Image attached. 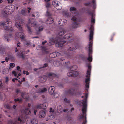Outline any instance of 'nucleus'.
I'll list each match as a JSON object with an SVG mask.
<instances>
[{
  "label": "nucleus",
  "mask_w": 124,
  "mask_h": 124,
  "mask_svg": "<svg viewBox=\"0 0 124 124\" xmlns=\"http://www.w3.org/2000/svg\"><path fill=\"white\" fill-rule=\"evenodd\" d=\"M64 100L66 102H69V101H68L67 99L66 98H65L64 99Z\"/></svg>",
  "instance_id": "59"
},
{
  "label": "nucleus",
  "mask_w": 124,
  "mask_h": 124,
  "mask_svg": "<svg viewBox=\"0 0 124 124\" xmlns=\"http://www.w3.org/2000/svg\"><path fill=\"white\" fill-rule=\"evenodd\" d=\"M16 35L17 37H20L22 39H24L25 36L24 34L21 32H18L16 33Z\"/></svg>",
  "instance_id": "11"
},
{
  "label": "nucleus",
  "mask_w": 124,
  "mask_h": 124,
  "mask_svg": "<svg viewBox=\"0 0 124 124\" xmlns=\"http://www.w3.org/2000/svg\"><path fill=\"white\" fill-rule=\"evenodd\" d=\"M80 24L77 22H75L72 23L71 25V28L72 29H75L80 26Z\"/></svg>",
  "instance_id": "8"
},
{
  "label": "nucleus",
  "mask_w": 124,
  "mask_h": 124,
  "mask_svg": "<svg viewBox=\"0 0 124 124\" xmlns=\"http://www.w3.org/2000/svg\"><path fill=\"white\" fill-rule=\"evenodd\" d=\"M26 26L28 31V32L30 33H31L32 32V30L31 28V27H30L28 24L26 25Z\"/></svg>",
  "instance_id": "36"
},
{
  "label": "nucleus",
  "mask_w": 124,
  "mask_h": 124,
  "mask_svg": "<svg viewBox=\"0 0 124 124\" xmlns=\"http://www.w3.org/2000/svg\"><path fill=\"white\" fill-rule=\"evenodd\" d=\"M42 106V108L43 109L45 108L48 105V104L46 102H45L43 104H41Z\"/></svg>",
  "instance_id": "26"
},
{
  "label": "nucleus",
  "mask_w": 124,
  "mask_h": 124,
  "mask_svg": "<svg viewBox=\"0 0 124 124\" xmlns=\"http://www.w3.org/2000/svg\"><path fill=\"white\" fill-rule=\"evenodd\" d=\"M30 112V111L29 109L28 108H26L25 110V113L26 115L29 114Z\"/></svg>",
  "instance_id": "34"
},
{
  "label": "nucleus",
  "mask_w": 124,
  "mask_h": 124,
  "mask_svg": "<svg viewBox=\"0 0 124 124\" xmlns=\"http://www.w3.org/2000/svg\"><path fill=\"white\" fill-rule=\"evenodd\" d=\"M73 72H69L67 73V76L69 77H74L73 76V73H72Z\"/></svg>",
  "instance_id": "38"
},
{
  "label": "nucleus",
  "mask_w": 124,
  "mask_h": 124,
  "mask_svg": "<svg viewBox=\"0 0 124 124\" xmlns=\"http://www.w3.org/2000/svg\"><path fill=\"white\" fill-rule=\"evenodd\" d=\"M20 68V67L19 66H17V70H18L19 71L21 72V70L19 69Z\"/></svg>",
  "instance_id": "54"
},
{
  "label": "nucleus",
  "mask_w": 124,
  "mask_h": 124,
  "mask_svg": "<svg viewBox=\"0 0 124 124\" xmlns=\"http://www.w3.org/2000/svg\"><path fill=\"white\" fill-rule=\"evenodd\" d=\"M35 17H36L37 18L39 16V13L38 12H37L36 13H35Z\"/></svg>",
  "instance_id": "52"
},
{
  "label": "nucleus",
  "mask_w": 124,
  "mask_h": 124,
  "mask_svg": "<svg viewBox=\"0 0 124 124\" xmlns=\"http://www.w3.org/2000/svg\"><path fill=\"white\" fill-rule=\"evenodd\" d=\"M5 107L7 109H9L10 108V107L8 105H5Z\"/></svg>",
  "instance_id": "50"
},
{
  "label": "nucleus",
  "mask_w": 124,
  "mask_h": 124,
  "mask_svg": "<svg viewBox=\"0 0 124 124\" xmlns=\"http://www.w3.org/2000/svg\"><path fill=\"white\" fill-rule=\"evenodd\" d=\"M67 20L65 19H62L59 21L58 23L60 25H63L67 23Z\"/></svg>",
  "instance_id": "12"
},
{
  "label": "nucleus",
  "mask_w": 124,
  "mask_h": 124,
  "mask_svg": "<svg viewBox=\"0 0 124 124\" xmlns=\"http://www.w3.org/2000/svg\"><path fill=\"white\" fill-rule=\"evenodd\" d=\"M54 54L55 55H56V57L59 56L60 54V53L58 52H55V53Z\"/></svg>",
  "instance_id": "47"
},
{
  "label": "nucleus",
  "mask_w": 124,
  "mask_h": 124,
  "mask_svg": "<svg viewBox=\"0 0 124 124\" xmlns=\"http://www.w3.org/2000/svg\"><path fill=\"white\" fill-rule=\"evenodd\" d=\"M89 14L90 15L92 16V18L91 19V23H94L95 22V20L93 18V14L91 12H88Z\"/></svg>",
  "instance_id": "24"
},
{
  "label": "nucleus",
  "mask_w": 124,
  "mask_h": 124,
  "mask_svg": "<svg viewBox=\"0 0 124 124\" xmlns=\"http://www.w3.org/2000/svg\"><path fill=\"white\" fill-rule=\"evenodd\" d=\"M59 39L58 38H51L50 39L49 41L48 44V45L50 46L53 45L55 43L56 44L59 41Z\"/></svg>",
  "instance_id": "5"
},
{
  "label": "nucleus",
  "mask_w": 124,
  "mask_h": 124,
  "mask_svg": "<svg viewBox=\"0 0 124 124\" xmlns=\"http://www.w3.org/2000/svg\"><path fill=\"white\" fill-rule=\"evenodd\" d=\"M11 22L10 21H7L5 22H2L0 23V26H4V29L6 30H9V27L8 26V25H7V26H5V25H7V24H8L10 23L11 24Z\"/></svg>",
  "instance_id": "6"
},
{
  "label": "nucleus",
  "mask_w": 124,
  "mask_h": 124,
  "mask_svg": "<svg viewBox=\"0 0 124 124\" xmlns=\"http://www.w3.org/2000/svg\"><path fill=\"white\" fill-rule=\"evenodd\" d=\"M90 30V33L89 39L90 40H91L93 39V31L94 30V28L92 25L91 26Z\"/></svg>",
  "instance_id": "9"
},
{
  "label": "nucleus",
  "mask_w": 124,
  "mask_h": 124,
  "mask_svg": "<svg viewBox=\"0 0 124 124\" xmlns=\"http://www.w3.org/2000/svg\"><path fill=\"white\" fill-rule=\"evenodd\" d=\"M2 84V80L1 79H0V86H1Z\"/></svg>",
  "instance_id": "61"
},
{
  "label": "nucleus",
  "mask_w": 124,
  "mask_h": 124,
  "mask_svg": "<svg viewBox=\"0 0 124 124\" xmlns=\"http://www.w3.org/2000/svg\"><path fill=\"white\" fill-rule=\"evenodd\" d=\"M45 5L46 8L47 9L50 8L51 7V4L49 3H47L45 4Z\"/></svg>",
  "instance_id": "33"
},
{
  "label": "nucleus",
  "mask_w": 124,
  "mask_h": 124,
  "mask_svg": "<svg viewBox=\"0 0 124 124\" xmlns=\"http://www.w3.org/2000/svg\"><path fill=\"white\" fill-rule=\"evenodd\" d=\"M12 73L15 76H17V73L15 71H13L12 72Z\"/></svg>",
  "instance_id": "51"
},
{
  "label": "nucleus",
  "mask_w": 124,
  "mask_h": 124,
  "mask_svg": "<svg viewBox=\"0 0 124 124\" xmlns=\"http://www.w3.org/2000/svg\"><path fill=\"white\" fill-rule=\"evenodd\" d=\"M66 33V31L64 29H62L59 30L58 32V35L60 36L63 35Z\"/></svg>",
  "instance_id": "15"
},
{
  "label": "nucleus",
  "mask_w": 124,
  "mask_h": 124,
  "mask_svg": "<svg viewBox=\"0 0 124 124\" xmlns=\"http://www.w3.org/2000/svg\"><path fill=\"white\" fill-rule=\"evenodd\" d=\"M55 90V88L54 86H51L49 87L48 89V91L50 94H53Z\"/></svg>",
  "instance_id": "16"
},
{
  "label": "nucleus",
  "mask_w": 124,
  "mask_h": 124,
  "mask_svg": "<svg viewBox=\"0 0 124 124\" xmlns=\"http://www.w3.org/2000/svg\"><path fill=\"white\" fill-rule=\"evenodd\" d=\"M72 13L66 12L65 13V16L68 17H71L72 16L71 14Z\"/></svg>",
  "instance_id": "29"
},
{
  "label": "nucleus",
  "mask_w": 124,
  "mask_h": 124,
  "mask_svg": "<svg viewBox=\"0 0 124 124\" xmlns=\"http://www.w3.org/2000/svg\"><path fill=\"white\" fill-rule=\"evenodd\" d=\"M60 39H59V41L55 44V46L57 47H60L64 45V43L65 42L62 43V42H60Z\"/></svg>",
  "instance_id": "17"
},
{
  "label": "nucleus",
  "mask_w": 124,
  "mask_h": 124,
  "mask_svg": "<svg viewBox=\"0 0 124 124\" xmlns=\"http://www.w3.org/2000/svg\"><path fill=\"white\" fill-rule=\"evenodd\" d=\"M21 91L19 89H17L16 90V93H18L20 92Z\"/></svg>",
  "instance_id": "53"
},
{
  "label": "nucleus",
  "mask_w": 124,
  "mask_h": 124,
  "mask_svg": "<svg viewBox=\"0 0 124 124\" xmlns=\"http://www.w3.org/2000/svg\"><path fill=\"white\" fill-rule=\"evenodd\" d=\"M53 19L52 18H49L46 21V23L47 24H51L53 22Z\"/></svg>",
  "instance_id": "23"
},
{
  "label": "nucleus",
  "mask_w": 124,
  "mask_h": 124,
  "mask_svg": "<svg viewBox=\"0 0 124 124\" xmlns=\"http://www.w3.org/2000/svg\"><path fill=\"white\" fill-rule=\"evenodd\" d=\"M5 79H6L5 82H7L8 81V80H9L8 78V77H6V78Z\"/></svg>",
  "instance_id": "58"
},
{
  "label": "nucleus",
  "mask_w": 124,
  "mask_h": 124,
  "mask_svg": "<svg viewBox=\"0 0 124 124\" xmlns=\"http://www.w3.org/2000/svg\"><path fill=\"white\" fill-rule=\"evenodd\" d=\"M45 115V112L43 111H40L39 114V117L41 118H44Z\"/></svg>",
  "instance_id": "19"
},
{
  "label": "nucleus",
  "mask_w": 124,
  "mask_h": 124,
  "mask_svg": "<svg viewBox=\"0 0 124 124\" xmlns=\"http://www.w3.org/2000/svg\"><path fill=\"white\" fill-rule=\"evenodd\" d=\"M76 8L73 7H71L69 9V10L70 12L73 11H76Z\"/></svg>",
  "instance_id": "30"
},
{
  "label": "nucleus",
  "mask_w": 124,
  "mask_h": 124,
  "mask_svg": "<svg viewBox=\"0 0 124 124\" xmlns=\"http://www.w3.org/2000/svg\"><path fill=\"white\" fill-rule=\"evenodd\" d=\"M16 27L20 30V31H22L23 29L22 28L21 23L20 22H17L15 24Z\"/></svg>",
  "instance_id": "13"
},
{
  "label": "nucleus",
  "mask_w": 124,
  "mask_h": 124,
  "mask_svg": "<svg viewBox=\"0 0 124 124\" xmlns=\"http://www.w3.org/2000/svg\"><path fill=\"white\" fill-rule=\"evenodd\" d=\"M13 1V0H7V2L8 3H12Z\"/></svg>",
  "instance_id": "45"
},
{
  "label": "nucleus",
  "mask_w": 124,
  "mask_h": 124,
  "mask_svg": "<svg viewBox=\"0 0 124 124\" xmlns=\"http://www.w3.org/2000/svg\"><path fill=\"white\" fill-rule=\"evenodd\" d=\"M57 110L59 113H61L62 112L63 108L60 105L57 106Z\"/></svg>",
  "instance_id": "21"
},
{
  "label": "nucleus",
  "mask_w": 124,
  "mask_h": 124,
  "mask_svg": "<svg viewBox=\"0 0 124 124\" xmlns=\"http://www.w3.org/2000/svg\"><path fill=\"white\" fill-rule=\"evenodd\" d=\"M26 45L27 46H28L31 45L30 42L29 41L27 42Z\"/></svg>",
  "instance_id": "56"
},
{
  "label": "nucleus",
  "mask_w": 124,
  "mask_h": 124,
  "mask_svg": "<svg viewBox=\"0 0 124 124\" xmlns=\"http://www.w3.org/2000/svg\"><path fill=\"white\" fill-rule=\"evenodd\" d=\"M9 7L6 6L5 8H4L3 12V14L5 16H6V15L9 14Z\"/></svg>",
  "instance_id": "10"
},
{
  "label": "nucleus",
  "mask_w": 124,
  "mask_h": 124,
  "mask_svg": "<svg viewBox=\"0 0 124 124\" xmlns=\"http://www.w3.org/2000/svg\"><path fill=\"white\" fill-rule=\"evenodd\" d=\"M47 89L46 88L42 89L39 88L36 90V92L37 93H43L47 91Z\"/></svg>",
  "instance_id": "18"
},
{
  "label": "nucleus",
  "mask_w": 124,
  "mask_h": 124,
  "mask_svg": "<svg viewBox=\"0 0 124 124\" xmlns=\"http://www.w3.org/2000/svg\"><path fill=\"white\" fill-rule=\"evenodd\" d=\"M61 64V63L59 62L58 61H56L54 63V64L55 66H58Z\"/></svg>",
  "instance_id": "28"
},
{
  "label": "nucleus",
  "mask_w": 124,
  "mask_h": 124,
  "mask_svg": "<svg viewBox=\"0 0 124 124\" xmlns=\"http://www.w3.org/2000/svg\"><path fill=\"white\" fill-rule=\"evenodd\" d=\"M88 70H90V69L91 68V66L89 65L88 66Z\"/></svg>",
  "instance_id": "62"
},
{
  "label": "nucleus",
  "mask_w": 124,
  "mask_h": 124,
  "mask_svg": "<svg viewBox=\"0 0 124 124\" xmlns=\"http://www.w3.org/2000/svg\"><path fill=\"white\" fill-rule=\"evenodd\" d=\"M90 43L89 44V46L88 48L89 49V57L88 58V60L90 61L91 62L92 61V58L91 56V55L92 53V43L91 41L90 42Z\"/></svg>",
  "instance_id": "2"
},
{
  "label": "nucleus",
  "mask_w": 124,
  "mask_h": 124,
  "mask_svg": "<svg viewBox=\"0 0 124 124\" xmlns=\"http://www.w3.org/2000/svg\"><path fill=\"white\" fill-rule=\"evenodd\" d=\"M54 75V74L52 73H50L49 74L48 76L49 77L53 76Z\"/></svg>",
  "instance_id": "55"
},
{
  "label": "nucleus",
  "mask_w": 124,
  "mask_h": 124,
  "mask_svg": "<svg viewBox=\"0 0 124 124\" xmlns=\"http://www.w3.org/2000/svg\"><path fill=\"white\" fill-rule=\"evenodd\" d=\"M37 108H42L41 104L38 105L37 106Z\"/></svg>",
  "instance_id": "48"
},
{
  "label": "nucleus",
  "mask_w": 124,
  "mask_h": 124,
  "mask_svg": "<svg viewBox=\"0 0 124 124\" xmlns=\"http://www.w3.org/2000/svg\"><path fill=\"white\" fill-rule=\"evenodd\" d=\"M47 66V65L46 63H45L44 64V66L42 67V68L44 67H46Z\"/></svg>",
  "instance_id": "64"
},
{
  "label": "nucleus",
  "mask_w": 124,
  "mask_h": 124,
  "mask_svg": "<svg viewBox=\"0 0 124 124\" xmlns=\"http://www.w3.org/2000/svg\"><path fill=\"white\" fill-rule=\"evenodd\" d=\"M59 95V94L57 93H55L54 95V98H56L58 97Z\"/></svg>",
  "instance_id": "39"
},
{
  "label": "nucleus",
  "mask_w": 124,
  "mask_h": 124,
  "mask_svg": "<svg viewBox=\"0 0 124 124\" xmlns=\"http://www.w3.org/2000/svg\"><path fill=\"white\" fill-rule=\"evenodd\" d=\"M24 96H25V98H23L24 99H26V100H28L29 98V96L27 93H26V95H24Z\"/></svg>",
  "instance_id": "43"
},
{
  "label": "nucleus",
  "mask_w": 124,
  "mask_h": 124,
  "mask_svg": "<svg viewBox=\"0 0 124 124\" xmlns=\"http://www.w3.org/2000/svg\"><path fill=\"white\" fill-rule=\"evenodd\" d=\"M31 122L33 124H37L38 123V121L36 119H34L32 120Z\"/></svg>",
  "instance_id": "32"
},
{
  "label": "nucleus",
  "mask_w": 124,
  "mask_h": 124,
  "mask_svg": "<svg viewBox=\"0 0 124 124\" xmlns=\"http://www.w3.org/2000/svg\"><path fill=\"white\" fill-rule=\"evenodd\" d=\"M43 26H41L38 28V31L39 32H40L42 31L43 29Z\"/></svg>",
  "instance_id": "40"
},
{
  "label": "nucleus",
  "mask_w": 124,
  "mask_h": 124,
  "mask_svg": "<svg viewBox=\"0 0 124 124\" xmlns=\"http://www.w3.org/2000/svg\"><path fill=\"white\" fill-rule=\"evenodd\" d=\"M72 34L71 33H69L65 35L63 38L65 39H68L69 38L71 37L72 36Z\"/></svg>",
  "instance_id": "20"
},
{
  "label": "nucleus",
  "mask_w": 124,
  "mask_h": 124,
  "mask_svg": "<svg viewBox=\"0 0 124 124\" xmlns=\"http://www.w3.org/2000/svg\"><path fill=\"white\" fill-rule=\"evenodd\" d=\"M54 118V117L53 115H51L50 116H49L47 118H46V121H47L49 120L53 119Z\"/></svg>",
  "instance_id": "27"
},
{
  "label": "nucleus",
  "mask_w": 124,
  "mask_h": 124,
  "mask_svg": "<svg viewBox=\"0 0 124 124\" xmlns=\"http://www.w3.org/2000/svg\"><path fill=\"white\" fill-rule=\"evenodd\" d=\"M88 96V93H86L85 94L86 98H85L84 100H83L81 102L82 104L83 107L82 110L83 113H84L86 111L87 108V98Z\"/></svg>",
  "instance_id": "1"
},
{
  "label": "nucleus",
  "mask_w": 124,
  "mask_h": 124,
  "mask_svg": "<svg viewBox=\"0 0 124 124\" xmlns=\"http://www.w3.org/2000/svg\"><path fill=\"white\" fill-rule=\"evenodd\" d=\"M54 53H55V52L53 53L50 54V55L52 56L53 58H54L56 57V55H55V54H54Z\"/></svg>",
  "instance_id": "44"
},
{
  "label": "nucleus",
  "mask_w": 124,
  "mask_h": 124,
  "mask_svg": "<svg viewBox=\"0 0 124 124\" xmlns=\"http://www.w3.org/2000/svg\"><path fill=\"white\" fill-rule=\"evenodd\" d=\"M73 73V76H78L79 74V73L77 71H73L72 72Z\"/></svg>",
  "instance_id": "37"
},
{
  "label": "nucleus",
  "mask_w": 124,
  "mask_h": 124,
  "mask_svg": "<svg viewBox=\"0 0 124 124\" xmlns=\"http://www.w3.org/2000/svg\"><path fill=\"white\" fill-rule=\"evenodd\" d=\"M86 109H87V108H86V111L85 112V113H83L82 111V113H83V114H81V115H79V118L80 119H83L84 117V116H85V119L86 121H85L83 122L82 123V124H85L86 123Z\"/></svg>",
  "instance_id": "7"
},
{
  "label": "nucleus",
  "mask_w": 124,
  "mask_h": 124,
  "mask_svg": "<svg viewBox=\"0 0 124 124\" xmlns=\"http://www.w3.org/2000/svg\"><path fill=\"white\" fill-rule=\"evenodd\" d=\"M77 18L75 16H73L71 18V20L73 21H76V20Z\"/></svg>",
  "instance_id": "49"
},
{
  "label": "nucleus",
  "mask_w": 124,
  "mask_h": 124,
  "mask_svg": "<svg viewBox=\"0 0 124 124\" xmlns=\"http://www.w3.org/2000/svg\"><path fill=\"white\" fill-rule=\"evenodd\" d=\"M29 24H31L32 25V26H37V22L36 21L33 22H30L29 23Z\"/></svg>",
  "instance_id": "25"
},
{
  "label": "nucleus",
  "mask_w": 124,
  "mask_h": 124,
  "mask_svg": "<svg viewBox=\"0 0 124 124\" xmlns=\"http://www.w3.org/2000/svg\"><path fill=\"white\" fill-rule=\"evenodd\" d=\"M75 49V48H74L73 47H70L68 49L70 51H73Z\"/></svg>",
  "instance_id": "42"
},
{
  "label": "nucleus",
  "mask_w": 124,
  "mask_h": 124,
  "mask_svg": "<svg viewBox=\"0 0 124 124\" xmlns=\"http://www.w3.org/2000/svg\"><path fill=\"white\" fill-rule=\"evenodd\" d=\"M22 101V99L21 98H18L17 99H14V101L16 102H20Z\"/></svg>",
  "instance_id": "35"
},
{
  "label": "nucleus",
  "mask_w": 124,
  "mask_h": 124,
  "mask_svg": "<svg viewBox=\"0 0 124 124\" xmlns=\"http://www.w3.org/2000/svg\"><path fill=\"white\" fill-rule=\"evenodd\" d=\"M18 121L19 124H22L25 123L24 119L23 118L19 117L18 118Z\"/></svg>",
  "instance_id": "22"
},
{
  "label": "nucleus",
  "mask_w": 124,
  "mask_h": 124,
  "mask_svg": "<svg viewBox=\"0 0 124 124\" xmlns=\"http://www.w3.org/2000/svg\"><path fill=\"white\" fill-rule=\"evenodd\" d=\"M26 95V93L24 92H22L21 94V96L23 98H25V96H24V95Z\"/></svg>",
  "instance_id": "41"
},
{
  "label": "nucleus",
  "mask_w": 124,
  "mask_h": 124,
  "mask_svg": "<svg viewBox=\"0 0 124 124\" xmlns=\"http://www.w3.org/2000/svg\"><path fill=\"white\" fill-rule=\"evenodd\" d=\"M47 77L45 76H43L39 78V81L41 82H44L46 80Z\"/></svg>",
  "instance_id": "14"
},
{
  "label": "nucleus",
  "mask_w": 124,
  "mask_h": 124,
  "mask_svg": "<svg viewBox=\"0 0 124 124\" xmlns=\"http://www.w3.org/2000/svg\"><path fill=\"white\" fill-rule=\"evenodd\" d=\"M52 4L58 10H60L62 8L61 4L58 1H53L52 2Z\"/></svg>",
  "instance_id": "4"
},
{
  "label": "nucleus",
  "mask_w": 124,
  "mask_h": 124,
  "mask_svg": "<svg viewBox=\"0 0 124 124\" xmlns=\"http://www.w3.org/2000/svg\"><path fill=\"white\" fill-rule=\"evenodd\" d=\"M15 64L14 63H11L10 64V66L12 68H13L15 66Z\"/></svg>",
  "instance_id": "46"
},
{
  "label": "nucleus",
  "mask_w": 124,
  "mask_h": 124,
  "mask_svg": "<svg viewBox=\"0 0 124 124\" xmlns=\"http://www.w3.org/2000/svg\"><path fill=\"white\" fill-rule=\"evenodd\" d=\"M18 80V79L17 78H13L12 79V81L13 82H15V80Z\"/></svg>",
  "instance_id": "60"
},
{
  "label": "nucleus",
  "mask_w": 124,
  "mask_h": 124,
  "mask_svg": "<svg viewBox=\"0 0 124 124\" xmlns=\"http://www.w3.org/2000/svg\"><path fill=\"white\" fill-rule=\"evenodd\" d=\"M86 76V77H88L85 80L86 85H85L86 89L87 91L88 89L89 88V83L90 81V79L89 78L90 77V70H88L87 71Z\"/></svg>",
  "instance_id": "3"
},
{
  "label": "nucleus",
  "mask_w": 124,
  "mask_h": 124,
  "mask_svg": "<svg viewBox=\"0 0 124 124\" xmlns=\"http://www.w3.org/2000/svg\"><path fill=\"white\" fill-rule=\"evenodd\" d=\"M96 0H92V3L93 4V7L94 9H95L96 8V5L95 3Z\"/></svg>",
  "instance_id": "31"
},
{
  "label": "nucleus",
  "mask_w": 124,
  "mask_h": 124,
  "mask_svg": "<svg viewBox=\"0 0 124 124\" xmlns=\"http://www.w3.org/2000/svg\"><path fill=\"white\" fill-rule=\"evenodd\" d=\"M27 8L28 9L27 11H28V13H29L30 12L31 9L30 8H29V7H28Z\"/></svg>",
  "instance_id": "57"
},
{
  "label": "nucleus",
  "mask_w": 124,
  "mask_h": 124,
  "mask_svg": "<svg viewBox=\"0 0 124 124\" xmlns=\"http://www.w3.org/2000/svg\"><path fill=\"white\" fill-rule=\"evenodd\" d=\"M5 39L6 40H7L8 42L9 41V38H5Z\"/></svg>",
  "instance_id": "63"
}]
</instances>
